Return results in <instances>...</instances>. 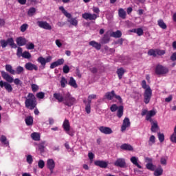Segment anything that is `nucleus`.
Masks as SVG:
<instances>
[{
  "mask_svg": "<svg viewBox=\"0 0 176 176\" xmlns=\"http://www.w3.org/2000/svg\"><path fill=\"white\" fill-rule=\"evenodd\" d=\"M25 106L28 109H34V112L35 115H39V110L36 109V105H38V102L36 101V98L35 95L32 93H29L27 97H25ZM36 108V109H35Z\"/></svg>",
  "mask_w": 176,
  "mask_h": 176,
  "instance_id": "obj_1",
  "label": "nucleus"
},
{
  "mask_svg": "<svg viewBox=\"0 0 176 176\" xmlns=\"http://www.w3.org/2000/svg\"><path fill=\"white\" fill-rule=\"evenodd\" d=\"M75 102H76V99L71 94L67 93L64 96L63 103L66 107H72Z\"/></svg>",
  "mask_w": 176,
  "mask_h": 176,
  "instance_id": "obj_2",
  "label": "nucleus"
},
{
  "mask_svg": "<svg viewBox=\"0 0 176 176\" xmlns=\"http://www.w3.org/2000/svg\"><path fill=\"white\" fill-rule=\"evenodd\" d=\"M1 76L8 82V83H14V85H20L21 83V81L19 78H15L14 80L11 77L10 75H9L6 72L1 71Z\"/></svg>",
  "mask_w": 176,
  "mask_h": 176,
  "instance_id": "obj_3",
  "label": "nucleus"
},
{
  "mask_svg": "<svg viewBox=\"0 0 176 176\" xmlns=\"http://www.w3.org/2000/svg\"><path fill=\"white\" fill-rule=\"evenodd\" d=\"M104 97L107 100H113V98H116L118 100L120 104H122L123 102V100L122 99V97L119 95H116L115 93V91L112 90L111 91L107 92L104 95Z\"/></svg>",
  "mask_w": 176,
  "mask_h": 176,
  "instance_id": "obj_4",
  "label": "nucleus"
},
{
  "mask_svg": "<svg viewBox=\"0 0 176 176\" xmlns=\"http://www.w3.org/2000/svg\"><path fill=\"white\" fill-rule=\"evenodd\" d=\"M63 127L65 133L70 135L71 137H74L75 135V131L71 130V124H69V120L67 119H65L63 123Z\"/></svg>",
  "mask_w": 176,
  "mask_h": 176,
  "instance_id": "obj_5",
  "label": "nucleus"
},
{
  "mask_svg": "<svg viewBox=\"0 0 176 176\" xmlns=\"http://www.w3.org/2000/svg\"><path fill=\"white\" fill-rule=\"evenodd\" d=\"M152 98V89L151 87H148L147 89H145L144 93V104H149L151 102V99Z\"/></svg>",
  "mask_w": 176,
  "mask_h": 176,
  "instance_id": "obj_6",
  "label": "nucleus"
},
{
  "mask_svg": "<svg viewBox=\"0 0 176 176\" xmlns=\"http://www.w3.org/2000/svg\"><path fill=\"white\" fill-rule=\"evenodd\" d=\"M148 56H153V57H156L157 56H164L166 54V50L160 49H151L148 52Z\"/></svg>",
  "mask_w": 176,
  "mask_h": 176,
  "instance_id": "obj_7",
  "label": "nucleus"
},
{
  "mask_svg": "<svg viewBox=\"0 0 176 176\" xmlns=\"http://www.w3.org/2000/svg\"><path fill=\"white\" fill-rule=\"evenodd\" d=\"M155 72L156 75H166V74H168V68L162 65H157L155 67Z\"/></svg>",
  "mask_w": 176,
  "mask_h": 176,
  "instance_id": "obj_8",
  "label": "nucleus"
},
{
  "mask_svg": "<svg viewBox=\"0 0 176 176\" xmlns=\"http://www.w3.org/2000/svg\"><path fill=\"white\" fill-rule=\"evenodd\" d=\"M37 61L41 64L43 69H45L46 67V63L52 61V56H48L46 58H43V56H40L38 58Z\"/></svg>",
  "mask_w": 176,
  "mask_h": 176,
  "instance_id": "obj_9",
  "label": "nucleus"
},
{
  "mask_svg": "<svg viewBox=\"0 0 176 176\" xmlns=\"http://www.w3.org/2000/svg\"><path fill=\"white\" fill-rule=\"evenodd\" d=\"M37 25L40 28H43V30H48L49 31L52 30V25H50V24L47 21H38Z\"/></svg>",
  "mask_w": 176,
  "mask_h": 176,
  "instance_id": "obj_10",
  "label": "nucleus"
},
{
  "mask_svg": "<svg viewBox=\"0 0 176 176\" xmlns=\"http://www.w3.org/2000/svg\"><path fill=\"white\" fill-rule=\"evenodd\" d=\"M82 19L85 20H96L98 16L96 14H90L89 12H85L84 14H82Z\"/></svg>",
  "mask_w": 176,
  "mask_h": 176,
  "instance_id": "obj_11",
  "label": "nucleus"
},
{
  "mask_svg": "<svg viewBox=\"0 0 176 176\" xmlns=\"http://www.w3.org/2000/svg\"><path fill=\"white\" fill-rule=\"evenodd\" d=\"M0 87H5L8 93H12V91H13L12 85L9 84V82H3V80L0 81Z\"/></svg>",
  "mask_w": 176,
  "mask_h": 176,
  "instance_id": "obj_12",
  "label": "nucleus"
},
{
  "mask_svg": "<svg viewBox=\"0 0 176 176\" xmlns=\"http://www.w3.org/2000/svg\"><path fill=\"white\" fill-rule=\"evenodd\" d=\"M114 166L123 168L126 166V160L124 158H118L114 162Z\"/></svg>",
  "mask_w": 176,
  "mask_h": 176,
  "instance_id": "obj_13",
  "label": "nucleus"
},
{
  "mask_svg": "<svg viewBox=\"0 0 176 176\" xmlns=\"http://www.w3.org/2000/svg\"><path fill=\"white\" fill-rule=\"evenodd\" d=\"M25 68L27 71H38V66L31 62L25 63Z\"/></svg>",
  "mask_w": 176,
  "mask_h": 176,
  "instance_id": "obj_14",
  "label": "nucleus"
},
{
  "mask_svg": "<svg viewBox=\"0 0 176 176\" xmlns=\"http://www.w3.org/2000/svg\"><path fill=\"white\" fill-rule=\"evenodd\" d=\"M99 131H100V133H102V134H106V135L112 134V133H113V131H112V129L107 126H100Z\"/></svg>",
  "mask_w": 176,
  "mask_h": 176,
  "instance_id": "obj_15",
  "label": "nucleus"
},
{
  "mask_svg": "<svg viewBox=\"0 0 176 176\" xmlns=\"http://www.w3.org/2000/svg\"><path fill=\"white\" fill-rule=\"evenodd\" d=\"M130 119L126 117L123 120L122 125L121 126V131H126V129H127V127H130Z\"/></svg>",
  "mask_w": 176,
  "mask_h": 176,
  "instance_id": "obj_16",
  "label": "nucleus"
},
{
  "mask_svg": "<svg viewBox=\"0 0 176 176\" xmlns=\"http://www.w3.org/2000/svg\"><path fill=\"white\" fill-rule=\"evenodd\" d=\"M94 164L100 168H107L108 167V162L102 160H96L94 162Z\"/></svg>",
  "mask_w": 176,
  "mask_h": 176,
  "instance_id": "obj_17",
  "label": "nucleus"
},
{
  "mask_svg": "<svg viewBox=\"0 0 176 176\" xmlns=\"http://www.w3.org/2000/svg\"><path fill=\"white\" fill-rule=\"evenodd\" d=\"M155 115H156V111H155V110L148 111L146 116V120H148L150 122V123H152L153 122V119H152V118L153 116H155Z\"/></svg>",
  "mask_w": 176,
  "mask_h": 176,
  "instance_id": "obj_18",
  "label": "nucleus"
},
{
  "mask_svg": "<svg viewBox=\"0 0 176 176\" xmlns=\"http://www.w3.org/2000/svg\"><path fill=\"white\" fill-rule=\"evenodd\" d=\"M16 45L18 46H25V45H27V39L23 36L18 37L16 40Z\"/></svg>",
  "mask_w": 176,
  "mask_h": 176,
  "instance_id": "obj_19",
  "label": "nucleus"
},
{
  "mask_svg": "<svg viewBox=\"0 0 176 176\" xmlns=\"http://www.w3.org/2000/svg\"><path fill=\"white\" fill-rule=\"evenodd\" d=\"M47 167L50 170L51 173H53V170H54V167H56V163L53 159H49L47 161Z\"/></svg>",
  "mask_w": 176,
  "mask_h": 176,
  "instance_id": "obj_20",
  "label": "nucleus"
},
{
  "mask_svg": "<svg viewBox=\"0 0 176 176\" xmlns=\"http://www.w3.org/2000/svg\"><path fill=\"white\" fill-rule=\"evenodd\" d=\"M53 97L58 101V102H63L64 101V96H63V94L59 92L54 93L53 94Z\"/></svg>",
  "mask_w": 176,
  "mask_h": 176,
  "instance_id": "obj_21",
  "label": "nucleus"
},
{
  "mask_svg": "<svg viewBox=\"0 0 176 176\" xmlns=\"http://www.w3.org/2000/svg\"><path fill=\"white\" fill-rule=\"evenodd\" d=\"M6 43L7 46H10V47H12L14 49H16L17 47V45L16 43H14V40L13 38H8L7 40H6Z\"/></svg>",
  "mask_w": 176,
  "mask_h": 176,
  "instance_id": "obj_22",
  "label": "nucleus"
},
{
  "mask_svg": "<svg viewBox=\"0 0 176 176\" xmlns=\"http://www.w3.org/2000/svg\"><path fill=\"white\" fill-rule=\"evenodd\" d=\"M89 46H92L96 50H101V44L100 43H97L96 41H91L89 43Z\"/></svg>",
  "mask_w": 176,
  "mask_h": 176,
  "instance_id": "obj_23",
  "label": "nucleus"
},
{
  "mask_svg": "<svg viewBox=\"0 0 176 176\" xmlns=\"http://www.w3.org/2000/svg\"><path fill=\"white\" fill-rule=\"evenodd\" d=\"M110 41H111V37H109V34H104V36L101 38V43L102 45H105L107 43H109Z\"/></svg>",
  "mask_w": 176,
  "mask_h": 176,
  "instance_id": "obj_24",
  "label": "nucleus"
},
{
  "mask_svg": "<svg viewBox=\"0 0 176 176\" xmlns=\"http://www.w3.org/2000/svg\"><path fill=\"white\" fill-rule=\"evenodd\" d=\"M151 130L152 131V133H156V131H157V130H159V125L157 124V121H153L152 122H151Z\"/></svg>",
  "mask_w": 176,
  "mask_h": 176,
  "instance_id": "obj_25",
  "label": "nucleus"
},
{
  "mask_svg": "<svg viewBox=\"0 0 176 176\" xmlns=\"http://www.w3.org/2000/svg\"><path fill=\"white\" fill-rule=\"evenodd\" d=\"M130 160L131 163L134 164V166H136V167H138V168H142V166H141V165L138 164V158L137 157L133 156L132 157H131Z\"/></svg>",
  "mask_w": 176,
  "mask_h": 176,
  "instance_id": "obj_26",
  "label": "nucleus"
},
{
  "mask_svg": "<svg viewBox=\"0 0 176 176\" xmlns=\"http://www.w3.org/2000/svg\"><path fill=\"white\" fill-rule=\"evenodd\" d=\"M120 149L122 151H133V146L129 144H123L120 146Z\"/></svg>",
  "mask_w": 176,
  "mask_h": 176,
  "instance_id": "obj_27",
  "label": "nucleus"
},
{
  "mask_svg": "<svg viewBox=\"0 0 176 176\" xmlns=\"http://www.w3.org/2000/svg\"><path fill=\"white\" fill-rule=\"evenodd\" d=\"M124 110V107L123 105H120L118 107V109H117V116L120 119L122 116H123V112Z\"/></svg>",
  "mask_w": 176,
  "mask_h": 176,
  "instance_id": "obj_28",
  "label": "nucleus"
},
{
  "mask_svg": "<svg viewBox=\"0 0 176 176\" xmlns=\"http://www.w3.org/2000/svg\"><path fill=\"white\" fill-rule=\"evenodd\" d=\"M6 71L12 75H16V71L13 69L12 65H6Z\"/></svg>",
  "mask_w": 176,
  "mask_h": 176,
  "instance_id": "obj_29",
  "label": "nucleus"
},
{
  "mask_svg": "<svg viewBox=\"0 0 176 176\" xmlns=\"http://www.w3.org/2000/svg\"><path fill=\"white\" fill-rule=\"evenodd\" d=\"M59 10H61L62 13L64 14L65 17H67V19H71V17H72V15L69 14V12H67L63 6L59 7Z\"/></svg>",
  "mask_w": 176,
  "mask_h": 176,
  "instance_id": "obj_30",
  "label": "nucleus"
},
{
  "mask_svg": "<svg viewBox=\"0 0 176 176\" xmlns=\"http://www.w3.org/2000/svg\"><path fill=\"white\" fill-rule=\"evenodd\" d=\"M124 72H126V71H124V69H123V67H120L117 69V74L120 80L123 78V75H124Z\"/></svg>",
  "mask_w": 176,
  "mask_h": 176,
  "instance_id": "obj_31",
  "label": "nucleus"
},
{
  "mask_svg": "<svg viewBox=\"0 0 176 176\" xmlns=\"http://www.w3.org/2000/svg\"><path fill=\"white\" fill-rule=\"evenodd\" d=\"M31 138L34 141H41V135L38 133L34 132L31 134Z\"/></svg>",
  "mask_w": 176,
  "mask_h": 176,
  "instance_id": "obj_32",
  "label": "nucleus"
},
{
  "mask_svg": "<svg viewBox=\"0 0 176 176\" xmlns=\"http://www.w3.org/2000/svg\"><path fill=\"white\" fill-rule=\"evenodd\" d=\"M25 121L27 126H32V124H34V118H32V116L26 117Z\"/></svg>",
  "mask_w": 176,
  "mask_h": 176,
  "instance_id": "obj_33",
  "label": "nucleus"
},
{
  "mask_svg": "<svg viewBox=\"0 0 176 176\" xmlns=\"http://www.w3.org/2000/svg\"><path fill=\"white\" fill-rule=\"evenodd\" d=\"M157 25L162 30H166L167 29V25H166V23H164V21H163V19L158 20L157 21Z\"/></svg>",
  "mask_w": 176,
  "mask_h": 176,
  "instance_id": "obj_34",
  "label": "nucleus"
},
{
  "mask_svg": "<svg viewBox=\"0 0 176 176\" xmlns=\"http://www.w3.org/2000/svg\"><path fill=\"white\" fill-rule=\"evenodd\" d=\"M69 85L72 86V87H74V89H78V84H76V80H75L74 77H70Z\"/></svg>",
  "mask_w": 176,
  "mask_h": 176,
  "instance_id": "obj_35",
  "label": "nucleus"
},
{
  "mask_svg": "<svg viewBox=\"0 0 176 176\" xmlns=\"http://www.w3.org/2000/svg\"><path fill=\"white\" fill-rule=\"evenodd\" d=\"M154 175L155 176L163 175V168H162V166H160L157 169H155L154 171Z\"/></svg>",
  "mask_w": 176,
  "mask_h": 176,
  "instance_id": "obj_36",
  "label": "nucleus"
},
{
  "mask_svg": "<svg viewBox=\"0 0 176 176\" xmlns=\"http://www.w3.org/2000/svg\"><path fill=\"white\" fill-rule=\"evenodd\" d=\"M70 19H68L67 21L71 24V25H74V27L78 26V20L76 18H69Z\"/></svg>",
  "mask_w": 176,
  "mask_h": 176,
  "instance_id": "obj_37",
  "label": "nucleus"
},
{
  "mask_svg": "<svg viewBox=\"0 0 176 176\" xmlns=\"http://www.w3.org/2000/svg\"><path fill=\"white\" fill-rule=\"evenodd\" d=\"M110 36H112L113 38H120L122 36V32L120 30H117L116 32H113Z\"/></svg>",
  "mask_w": 176,
  "mask_h": 176,
  "instance_id": "obj_38",
  "label": "nucleus"
},
{
  "mask_svg": "<svg viewBox=\"0 0 176 176\" xmlns=\"http://www.w3.org/2000/svg\"><path fill=\"white\" fill-rule=\"evenodd\" d=\"M118 16L121 19H126V11H124L123 8H120L118 10Z\"/></svg>",
  "mask_w": 176,
  "mask_h": 176,
  "instance_id": "obj_39",
  "label": "nucleus"
},
{
  "mask_svg": "<svg viewBox=\"0 0 176 176\" xmlns=\"http://www.w3.org/2000/svg\"><path fill=\"white\" fill-rule=\"evenodd\" d=\"M155 142H156V138L155 137V135H152L148 140V146H152V145H153V144H155Z\"/></svg>",
  "mask_w": 176,
  "mask_h": 176,
  "instance_id": "obj_40",
  "label": "nucleus"
},
{
  "mask_svg": "<svg viewBox=\"0 0 176 176\" xmlns=\"http://www.w3.org/2000/svg\"><path fill=\"white\" fill-rule=\"evenodd\" d=\"M0 141L2 142V144H4V145H9V142L8 141V139L6 138V136L1 135L0 138Z\"/></svg>",
  "mask_w": 176,
  "mask_h": 176,
  "instance_id": "obj_41",
  "label": "nucleus"
},
{
  "mask_svg": "<svg viewBox=\"0 0 176 176\" xmlns=\"http://www.w3.org/2000/svg\"><path fill=\"white\" fill-rule=\"evenodd\" d=\"M38 151L41 152V153H43V152H45V142L38 144Z\"/></svg>",
  "mask_w": 176,
  "mask_h": 176,
  "instance_id": "obj_42",
  "label": "nucleus"
},
{
  "mask_svg": "<svg viewBox=\"0 0 176 176\" xmlns=\"http://www.w3.org/2000/svg\"><path fill=\"white\" fill-rule=\"evenodd\" d=\"M23 72H24V67L21 66H18L16 69L15 74H16L17 75H20L21 74H23Z\"/></svg>",
  "mask_w": 176,
  "mask_h": 176,
  "instance_id": "obj_43",
  "label": "nucleus"
},
{
  "mask_svg": "<svg viewBox=\"0 0 176 176\" xmlns=\"http://www.w3.org/2000/svg\"><path fill=\"white\" fill-rule=\"evenodd\" d=\"M147 170H150L151 171H155V166L152 163H148L146 165Z\"/></svg>",
  "mask_w": 176,
  "mask_h": 176,
  "instance_id": "obj_44",
  "label": "nucleus"
},
{
  "mask_svg": "<svg viewBox=\"0 0 176 176\" xmlns=\"http://www.w3.org/2000/svg\"><path fill=\"white\" fill-rule=\"evenodd\" d=\"M68 83V80L65 78V77H62L60 80V86L61 87H65V85Z\"/></svg>",
  "mask_w": 176,
  "mask_h": 176,
  "instance_id": "obj_45",
  "label": "nucleus"
},
{
  "mask_svg": "<svg viewBox=\"0 0 176 176\" xmlns=\"http://www.w3.org/2000/svg\"><path fill=\"white\" fill-rule=\"evenodd\" d=\"M22 57L23 58H31V54L28 51H25L22 54Z\"/></svg>",
  "mask_w": 176,
  "mask_h": 176,
  "instance_id": "obj_46",
  "label": "nucleus"
},
{
  "mask_svg": "<svg viewBox=\"0 0 176 176\" xmlns=\"http://www.w3.org/2000/svg\"><path fill=\"white\" fill-rule=\"evenodd\" d=\"M26 49H28V50H32L35 49V45L34 44V43H28L26 45Z\"/></svg>",
  "mask_w": 176,
  "mask_h": 176,
  "instance_id": "obj_47",
  "label": "nucleus"
},
{
  "mask_svg": "<svg viewBox=\"0 0 176 176\" xmlns=\"http://www.w3.org/2000/svg\"><path fill=\"white\" fill-rule=\"evenodd\" d=\"M31 87H32V91H33V93H36V91H38V90H39V86H38L36 84H32Z\"/></svg>",
  "mask_w": 176,
  "mask_h": 176,
  "instance_id": "obj_48",
  "label": "nucleus"
},
{
  "mask_svg": "<svg viewBox=\"0 0 176 176\" xmlns=\"http://www.w3.org/2000/svg\"><path fill=\"white\" fill-rule=\"evenodd\" d=\"M118 109L119 107H118L116 104H113L110 107V111H111V112H116V111H118Z\"/></svg>",
  "mask_w": 176,
  "mask_h": 176,
  "instance_id": "obj_49",
  "label": "nucleus"
},
{
  "mask_svg": "<svg viewBox=\"0 0 176 176\" xmlns=\"http://www.w3.org/2000/svg\"><path fill=\"white\" fill-rule=\"evenodd\" d=\"M26 162L28 164H32V162H34V159H32V155H28L26 157Z\"/></svg>",
  "mask_w": 176,
  "mask_h": 176,
  "instance_id": "obj_50",
  "label": "nucleus"
},
{
  "mask_svg": "<svg viewBox=\"0 0 176 176\" xmlns=\"http://www.w3.org/2000/svg\"><path fill=\"white\" fill-rule=\"evenodd\" d=\"M35 12H36V10L35 9V8H31L28 12V16H33L34 13H35Z\"/></svg>",
  "mask_w": 176,
  "mask_h": 176,
  "instance_id": "obj_51",
  "label": "nucleus"
},
{
  "mask_svg": "<svg viewBox=\"0 0 176 176\" xmlns=\"http://www.w3.org/2000/svg\"><path fill=\"white\" fill-rule=\"evenodd\" d=\"M27 28H28V24L24 23L21 26V32H25L27 31Z\"/></svg>",
  "mask_w": 176,
  "mask_h": 176,
  "instance_id": "obj_52",
  "label": "nucleus"
},
{
  "mask_svg": "<svg viewBox=\"0 0 176 176\" xmlns=\"http://www.w3.org/2000/svg\"><path fill=\"white\" fill-rule=\"evenodd\" d=\"M16 56H18V57H22V56H23V48H21V47H18V49H17V51H16Z\"/></svg>",
  "mask_w": 176,
  "mask_h": 176,
  "instance_id": "obj_53",
  "label": "nucleus"
},
{
  "mask_svg": "<svg viewBox=\"0 0 176 176\" xmlns=\"http://www.w3.org/2000/svg\"><path fill=\"white\" fill-rule=\"evenodd\" d=\"M170 140L173 144H176V133H173L170 135Z\"/></svg>",
  "mask_w": 176,
  "mask_h": 176,
  "instance_id": "obj_54",
  "label": "nucleus"
},
{
  "mask_svg": "<svg viewBox=\"0 0 176 176\" xmlns=\"http://www.w3.org/2000/svg\"><path fill=\"white\" fill-rule=\"evenodd\" d=\"M36 96L37 97V98H39L40 100H43V98H45V93L38 92L36 94Z\"/></svg>",
  "mask_w": 176,
  "mask_h": 176,
  "instance_id": "obj_55",
  "label": "nucleus"
},
{
  "mask_svg": "<svg viewBox=\"0 0 176 176\" xmlns=\"http://www.w3.org/2000/svg\"><path fill=\"white\" fill-rule=\"evenodd\" d=\"M158 139L160 142H164V134L158 133Z\"/></svg>",
  "mask_w": 176,
  "mask_h": 176,
  "instance_id": "obj_56",
  "label": "nucleus"
},
{
  "mask_svg": "<svg viewBox=\"0 0 176 176\" xmlns=\"http://www.w3.org/2000/svg\"><path fill=\"white\" fill-rule=\"evenodd\" d=\"M38 166L39 168H43L45 167V161L40 160L38 162Z\"/></svg>",
  "mask_w": 176,
  "mask_h": 176,
  "instance_id": "obj_57",
  "label": "nucleus"
},
{
  "mask_svg": "<svg viewBox=\"0 0 176 176\" xmlns=\"http://www.w3.org/2000/svg\"><path fill=\"white\" fill-rule=\"evenodd\" d=\"M136 34H138V36L144 35V30H142L141 28H138Z\"/></svg>",
  "mask_w": 176,
  "mask_h": 176,
  "instance_id": "obj_58",
  "label": "nucleus"
},
{
  "mask_svg": "<svg viewBox=\"0 0 176 176\" xmlns=\"http://www.w3.org/2000/svg\"><path fill=\"white\" fill-rule=\"evenodd\" d=\"M160 163L162 164V166H166L167 165V158L163 157L160 159Z\"/></svg>",
  "mask_w": 176,
  "mask_h": 176,
  "instance_id": "obj_59",
  "label": "nucleus"
},
{
  "mask_svg": "<svg viewBox=\"0 0 176 176\" xmlns=\"http://www.w3.org/2000/svg\"><path fill=\"white\" fill-rule=\"evenodd\" d=\"M63 72L64 74H68L69 72V66L67 65L63 66Z\"/></svg>",
  "mask_w": 176,
  "mask_h": 176,
  "instance_id": "obj_60",
  "label": "nucleus"
},
{
  "mask_svg": "<svg viewBox=\"0 0 176 176\" xmlns=\"http://www.w3.org/2000/svg\"><path fill=\"white\" fill-rule=\"evenodd\" d=\"M0 44L3 49H5V47H6L8 46L6 44V40H5V39H1L0 41Z\"/></svg>",
  "mask_w": 176,
  "mask_h": 176,
  "instance_id": "obj_61",
  "label": "nucleus"
},
{
  "mask_svg": "<svg viewBox=\"0 0 176 176\" xmlns=\"http://www.w3.org/2000/svg\"><path fill=\"white\" fill-rule=\"evenodd\" d=\"M64 58L58 59L55 63H56V65H63L64 64Z\"/></svg>",
  "mask_w": 176,
  "mask_h": 176,
  "instance_id": "obj_62",
  "label": "nucleus"
},
{
  "mask_svg": "<svg viewBox=\"0 0 176 176\" xmlns=\"http://www.w3.org/2000/svg\"><path fill=\"white\" fill-rule=\"evenodd\" d=\"M85 112H87L88 114L91 112V107L89 104H86Z\"/></svg>",
  "mask_w": 176,
  "mask_h": 176,
  "instance_id": "obj_63",
  "label": "nucleus"
},
{
  "mask_svg": "<svg viewBox=\"0 0 176 176\" xmlns=\"http://www.w3.org/2000/svg\"><path fill=\"white\" fill-rule=\"evenodd\" d=\"M171 61H176V52H174L170 56Z\"/></svg>",
  "mask_w": 176,
  "mask_h": 176,
  "instance_id": "obj_64",
  "label": "nucleus"
}]
</instances>
